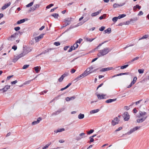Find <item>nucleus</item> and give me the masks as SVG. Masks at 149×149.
I'll use <instances>...</instances> for the list:
<instances>
[{
    "mask_svg": "<svg viewBox=\"0 0 149 149\" xmlns=\"http://www.w3.org/2000/svg\"><path fill=\"white\" fill-rule=\"evenodd\" d=\"M147 113L145 111H139L138 114L136 116L138 118L137 119L136 121L138 123H142L147 118Z\"/></svg>",
    "mask_w": 149,
    "mask_h": 149,
    "instance_id": "obj_1",
    "label": "nucleus"
},
{
    "mask_svg": "<svg viewBox=\"0 0 149 149\" xmlns=\"http://www.w3.org/2000/svg\"><path fill=\"white\" fill-rule=\"evenodd\" d=\"M29 52V48L24 47L23 51L22 53L17 56H15L13 59V61L14 63L16 62L18 59L25 56Z\"/></svg>",
    "mask_w": 149,
    "mask_h": 149,
    "instance_id": "obj_2",
    "label": "nucleus"
},
{
    "mask_svg": "<svg viewBox=\"0 0 149 149\" xmlns=\"http://www.w3.org/2000/svg\"><path fill=\"white\" fill-rule=\"evenodd\" d=\"M111 50L109 47L104 48V49L100 50L99 51V53L97 54V55L98 57L104 56L109 53Z\"/></svg>",
    "mask_w": 149,
    "mask_h": 149,
    "instance_id": "obj_3",
    "label": "nucleus"
},
{
    "mask_svg": "<svg viewBox=\"0 0 149 149\" xmlns=\"http://www.w3.org/2000/svg\"><path fill=\"white\" fill-rule=\"evenodd\" d=\"M140 127H141L140 126H136L131 129L130 131L127 133V134L128 135L131 134L135 131L139 130L140 128Z\"/></svg>",
    "mask_w": 149,
    "mask_h": 149,
    "instance_id": "obj_4",
    "label": "nucleus"
},
{
    "mask_svg": "<svg viewBox=\"0 0 149 149\" xmlns=\"http://www.w3.org/2000/svg\"><path fill=\"white\" fill-rule=\"evenodd\" d=\"M71 18H67L65 19V23L63 24L62 27H64L70 24L71 22Z\"/></svg>",
    "mask_w": 149,
    "mask_h": 149,
    "instance_id": "obj_5",
    "label": "nucleus"
},
{
    "mask_svg": "<svg viewBox=\"0 0 149 149\" xmlns=\"http://www.w3.org/2000/svg\"><path fill=\"white\" fill-rule=\"evenodd\" d=\"M123 116L125 121H128L130 118V115L127 112H125L123 115Z\"/></svg>",
    "mask_w": 149,
    "mask_h": 149,
    "instance_id": "obj_6",
    "label": "nucleus"
},
{
    "mask_svg": "<svg viewBox=\"0 0 149 149\" xmlns=\"http://www.w3.org/2000/svg\"><path fill=\"white\" fill-rule=\"evenodd\" d=\"M86 134L84 133H80L79 136H77L76 138V140L79 141L81 140V139L84 138L86 136H85Z\"/></svg>",
    "mask_w": 149,
    "mask_h": 149,
    "instance_id": "obj_7",
    "label": "nucleus"
},
{
    "mask_svg": "<svg viewBox=\"0 0 149 149\" xmlns=\"http://www.w3.org/2000/svg\"><path fill=\"white\" fill-rule=\"evenodd\" d=\"M119 121L120 120L117 117H116L112 121L111 124L113 126H114L118 124Z\"/></svg>",
    "mask_w": 149,
    "mask_h": 149,
    "instance_id": "obj_8",
    "label": "nucleus"
},
{
    "mask_svg": "<svg viewBox=\"0 0 149 149\" xmlns=\"http://www.w3.org/2000/svg\"><path fill=\"white\" fill-rule=\"evenodd\" d=\"M89 72V69L88 68H87L86 70L82 74L80 75V76L81 77H85L90 74L89 72Z\"/></svg>",
    "mask_w": 149,
    "mask_h": 149,
    "instance_id": "obj_9",
    "label": "nucleus"
},
{
    "mask_svg": "<svg viewBox=\"0 0 149 149\" xmlns=\"http://www.w3.org/2000/svg\"><path fill=\"white\" fill-rule=\"evenodd\" d=\"M16 33H15L9 37L8 39L10 41H13L15 40L16 38Z\"/></svg>",
    "mask_w": 149,
    "mask_h": 149,
    "instance_id": "obj_10",
    "label": "nucleus"
},
{
    "mask_svg": "<svg viewBox=\"0 0 149 149\" xmlns=\"http://www.w3.org/2000/svg\"><path fill=\"white\" fill-rule=\"evenodd\" d=\"M64 110V108H62L59 109L58 110L56 111H55V112L53 113L52 115V116L54 115H56L57 114H58L60 113H61V112L63 111Z\"/></svg>",
    "mask_w": 149,
    "mask_h": 149,
    "instance_id": "obj_11",
    "label": "nucleus"
},
{
    "mask_svg": "<svg viewBox=\"0 0 149 149\" xmlns=\"http://www.w3.org/2000/svg\"><path fill=\"white\" fill-rule=\"evenodd\" d=\"M43 34H41L35 38L34 39L35 40V42H38L40 39L43 38Z\"/></svg>",
    "mask_w": 149,
    "mask_h": 149,
    "instance_id": "obj_12",
    "label": "nucleus"
},
{
    "mask_svg": "<svg viewBox=\"0 0 149 149\" xmlns=\"http://www.w3.org/2000/svg\"><path fill=\"white\" fill-rule=\"evenodd\" d=\"M10 86L8 85H6L5 87L2 89H0V91H3V92H4L7 91V90L10 88Z\"/></svg>",
    "mask_w": 149,
    "mask_h": 149,
    "instance_id": "obj_13",
    "label": "nucleus"
},
{
    "mask_svg": "<svg viewBox=\"0 0 149 149\" xmlns=\"http://www.w3.org/2000/svg\"><path fill=\"white\" fill-rule=\"evenodd\" d=\"M112 67H108L107 68H102L100 70V71L104 72L105 71L111 70L113 69Z\"/></svg>",
    "mask_w": 149,
    "mask_h": 149,
    "instance_id": "obj_14",
    "label": "nucleus"
},
{
    "mask_svg": "<svg viewBox=\"0 0 149 149\" xmlns=\"http://www.w3.org/2000/svg\"><path fill=\"white\" fill-rule=\"evenodd\" d=\"M97 96L98 99L101 100L104 99V97L106 96V95L104 94H102L101 95L98 94L97 95Z\"/></svg>",
    "mask_w": 149,
    "mask_h": 149,
    "instance_id": "obj_15",
    "label": "nucleus"
},
{
    "mask_svg": "<svg viewBox=\"0 0 149 149\" xmlns=\"http://www.w3.org/2000/svg\"><path fill=\"white\" fill-rule=\"evenodd\" d=\"M101 10H100L97 12L92 13L91 14V16L92 17H94L97 16L101 13Z\"/></svg>",
    "mask_w": 149,
    "mask_h": 149,
    "instance_id": "obj_16",
    "label": "nucleus"
},
{
    "mask_svg": "<svg viewBox=\"0 0 149 149\" xmlns=\"http://www.w3.org/2000/svg\"><path fill=\"white\" fill-rule=\"evenodd\" d=\"M11 4L10 2H9L8 3L5 4L3 6L2 8V9L3 10H4L7 8Z\"/></svg>",
    "mask_w": 149,
    "mask_h": 149,
    "instance_id": "obj_17",
    "label": "nucleus"
},
{
    "mask_svg": "<svg viewBox=\"0 0 149 149\" xmlns=\"http://www.w3.org/2000/svg\"><path fill=\"white\" fill-rule=\"evenodd\" d=\"M117 100V98H115L114 99H109L107 100L105 102L107 103H109L112 102H114Z\"/></svg>",
    "mask_w": 149,
    "mask_h": 149,
    "instance_id": "obj_18",
    "label": "nucleus"
},
{
    "mask_svg": "<svg viewBox=\"0 0 149 149\" xmlns=\"http://www.w3.org/2000/svg\"><path fill=\"white\" fill-rule=\"evenodd\" d=\"M54 49L53 48H49V49H48L47 50H45L44 52H42L41 53H40V54H38V56H39L41 55L42 54H45L46 53L49 52V50H53Z\"/></svg>",
    "mask_w": 149,
    "mask_h": 149,
    "instance_id": "obj_19",
    "label": "nucleus"
},
{
    "mask_svg": "<svg viewBox=\"0 0 149 149\" xmlns=\"http://www.w3.org/2000/svg\"><path fill=\"white\" fill-rule=\"evenodd\" d=\"M64 130L65 129L64 128H63L61 129H58L56 130H55L54 132L56 133H57L58 132H60L64 131Z\"/></svg>",
    "mask_w": 149,
    "mask_h": 149,
    "instance_id": "obj_20",
    "label": "nucleus"
},
{
    "mask_svg": "<svg viewBox=\"0 0 149 149\" xmlns=\"http://www.w3.org/2000/svg\"><path fill=\"white\" fill-rule=\"evenodd\" d=\"M99 111V110L98 109L92 110L90 111V113L91 114L96 113L98 112Z\"/></svg>",
    "mask_w": 149,
    "mask_h": 149,
    "instance_id": "obj_21",
    "label": "nucleus"
},
{
    "mask_svg": "<svg viewBox=\"0 0 149 149\" xmlns=\"http://www.w3.org/2000/svg\"><path fill=\"white\" fill-rule=\"evenodd\" d=\"M84 117V115L82 113H80L78 116V118L79 119H83Z\"/></svg>",
    "mask_w": 149,
    "mask_h": 149,
    "instance_id": "obj_22",
    "label": "nucleus"
},
{
    "mask_svg": "<svg viewBox=\"0 0 149 149\" xmlns=\"http://www.w3.org/2000/svg\"><path fill=\"white\" fill-rule=\"evenodd\" d=\"M137 20V17H135V18H134L133 19H130V21L129 22V21H127L126 22V23L125 24H127V25H128L129 24L130 22L131 21H136V20Z\"/></svg>",
    "mask_w": 149,
    "mask_h": 149,
    "instance_id": "obj_23",
    "label": "nucleus"
},
{
    "mask_svg": "<svg viewBox=\"0 0 149 149\" xmlns=\"http://www.w3.org/2000/svg\"><path fill=\"white\" fill-rule=\"evenodd\" d=\"M25 21V19H21L19 20L17 22V24H19L22 23H24Z\"/></svg>",
    "mask_w": 149,
    "mask_h": 149,
    "instance_id": "obj_24",
    "label": "nucleus"
},
{
    "mask_svg": "<svg viewBox=\"0 0 149 149\" xmlns=\"http://www.w3.org/2000/svg\"><path fill=\"white\" fill-rule=\"evenodd\" d=\"M34 69L36 72V73H38L39 72V71L40 70V68L38 67L37 66L34 68Z\"/></svg>",
    "mask_w": 149,
    "mask_h": 149,
    "instance_id": "obj_25",
    "label": "nucleus"
},
{
    "mask_svg": "<svg viewBox=\"0 0 149 149\" xmlns=\"http://www.w3.org/2000/svg\"><path fill=\"white\" fill-rule=\"evenodd\" d=\"M104 32L105 33H111V29L110 28H108L107 29L105 30L104 31Z\"/></svg>",
    "mask_w": 149,
    "mask_h": 149,
    "instance_id": "obj_26",
    "label": "nucleus"
},
{
    "mask_svg": "<svg viewBox=\"0 0 149 149\" xmlns=\"http://www.w3.org/2000/svg\"><path fill=\"white\" fill-rule=\"evenodd\" d=\"M148 37V35H145L144 36H143L141 38H139V40H141L142 39H146Z\"/></svg>",
    "mask_w": 149,
    "mask_h": 149,
    "instance_id": "obj_27",
    "label": "nucleus"
},
{
    "mask_svg": "<svg viewBox=\"0 0 149 149\" xmlns=\"http://www.w3.org/2000/svg\"><path fill=\"white\" fill-rule=\"evenodd\" d=\"M95 39V38H85V40L87 41H88V42H91L92 41H93V40H94Z\"/></svg>",
    "mask_w": 149,
    "mask_h": 149,
    "instance_id": "obj_28",
    "label": "nucleus"
},
{
    "mask_svg": "<svg viewBox=\"0 0 149 149\" xmlns=\"http://www.w3.org/2000/svg\"><path fill=\"white\" fill-rule=\"evenodd\" d=\"M139 58L138 57H136L133 59L132 60H131V61H129L127 63H131L132 62H133L134 61L137 60Z\"/></svg>",
    "mask_w": 149,
    "mask_h": 149,
    "instance_id": "obj_29",
    "label": "nucleus"
},
{
    "mask_svg": "<svg viewBox=\"0 0 149 149\" xmlns=\"http://www.w3.org/2000/svg\"><path fill=\"white\" fill-rule=\"evenodd\" d=\"M78 44L75 42V43L73 45V46H72L73 47H74L73 50H74L76 48H77L78 47Z\"/></svg>",
    "mask_w": 149,
    "mask_h": 149,
    "instance_id": "obj_30",
    "label": "nucleus"
},
{
    "mask_svg": "<svg viewBox=\"0 0 149 149\" xmlns=\"http://www.w3.org/2000/svg\"><path fill=\"white\" fill-rule=\"evenodd\" d=\"M126 15L125 14H123L122 15H120L118 16V19H120L122 18H123L126 16Z\"/></svg>",
    "mask_w": 149,
    "mask_h": 149,
    "instance_id": "obj_31",
    "label": "nucleus"
},
{
    "mask_svg": "<svg viewBox=\"0 0 149 149\" xmlns=\"http://www.w3.org/2000/svg\"><path fill=\"white\" fill-rule=\"evenodd\" d=\"M144 70L143 69H139L138 70V72L139 74H142L143 73Z\"/></svg>",
    "mask_w": 149,
    "mask_h": 149,
    "instance_id": "obj_32",
    "label": "nucleus"
},
{
    "mask_svg": "<svg viewBox=\"0 0 149 149\" xmlns=\"http://www.w3.org/2000/svg\"><path fill=\"white\" fill-rule=\"evenodd\" d=\"M129 66V65L127 64L124 65L120 67V69H124Z\"/></svg>",
    "mask_w": 149,
    "mask_h": 149,
    "instance_id": "obj_33",
    "label": "nucleus"
},
{
    "mask_svg": "<svg viewBox=\"0 0 149 149\" xmlns=\"http://www.w3.org/2000/svg\"><path fill=\"white\" fill-rule=\"evenodd\" d=\"M118 19V17H114L112 18V20L114 22H115L117 21Z\"/></svg>",
    "mask_w": 149,
    "mask_h": 149,
    "instance_id": "obj_34",
    "label": "nucleus"
},
{
    "mask_svg": "<svg viewBox=\"0 0 149 149\" xmlns=\"http://www.w3.org/2000/svg\"><path fill=\"white\" fill-rule=\"evenodd\" d=\"M52 16L54 17L55 18H57L58 16V15L57 13H54L52 15Z\"/></svg>",
    "mask_w": 149,
    "mask_h": 149,
    "instance_id": "obj_35",
    "label": "nucleus"
},
{
    "mask_svg": "<svg viewBox=\"0 0 149 149\" xmlns=\"http://www.w3.org/2000/svg\"><path fill=\"white\" fill-rule=\"evenodd\" d=\"M137 78L136 77H134L133 81L131 83L133 84H134L137 80Z\"/></svg>",
    "mask_w": 149,
    "mask_h": 149,
    "instance_id": "obj_36",
    "label": "nucleus"
},
{
    "mask_svg": "<svg viewBox=\"0 0 149 149\" xmlns=\"http://www.w3.org/2000/svg\"><path fill=\"white\" fill-rule=\"evenodd\" d=\"M106 42V41H105L104 42L102 43H100V44H99V45L96 47V48L95 49H98L99 47L101 46L102 45H103V44H104V43H105Z\"/></svg>",
    "mask_w": 149,
    "mask_h": 149,
    "instance_id": "obj_37",
    "label": "nucleus"
},
{
    "mask_svg": "<svg viewBox=\"0 0 149 149\" xmlns=\"http://www.w3.org/2000/svg\"><path fill=\"white\" fill-rule=\"evenodd\" d=\"M29 66V65H24L22 69H25L28 68Z\"/></svg>",
    "mask_w": 149,
    "mask_h": 149,
    "instance_id": "obj_38",
    "label": "nucleus"
},
{
    "mask_svg": "<svg viewBox=\"0 0 149 149\" xmlns=\"http://www.w3.org/2000/svg\"><path fill=\"white\" fill-rule=\"evenodd\" d=\"M33 3V2H31L29 3L27 5H26V7H29L31 6H32Z\"/></svg>",
    "mask_w": 149,
    "mask_h": 149,
    "instance_id": "obj_39",
    "label": "nucleus"
},
{
    "mask_svg": "<svg viewBox=\"0 0 149 149\" xmlns=\"http://www.w3.org/2000/svg\"><path fill=\"white\" fill-rule=\"evenodd\" d=\"M106 15L105 14H103L102 16H101L99 17V19L100 20L104 18H105L106 17Z\"/></svg>",
    "mask_w": 149,
    "mask_h": 149,
    "instance_id": "obj_40",
    "label": "nucleus"
},
{
    "mask_svg": "<svg viewBox=\"0 0 149 149\" xmlns=\"http://www.w3.org/2000/svg\"><path fill=\"white\" fill-rule=\"evenodd\" d=\"M64 78V77L62 75L61 77L58 79V80L59 81V82H61L63 80Z\"/></svg>",
    "mask_w": 149,
    "mask_h": 149,
    "instance_id": "obj_41",
    "label": "nucleus"
},
{
    "mask_svg": "<svg viewBox=\"0 0 149 149\" xmlns=\"http://www.w3.org/2000/svg\"><path fill=\"white\" fill-rule=\"evenodd\" d=\"M94 131V130H91L87 132V133L88 134H91L93 133Z\"/></svg>",
    "mask_w": 149,
    "mask_h": 149,
    "instance_id": "obj_42",
    "label": "nucleus"
},
{
    "mask_svg": "<svg viewBox=\"0 0 149 149\" xmlns=\"http://www.w3.org/2000/svg\"><path fill=\"white\" fill-rule=\"evenodd\" d=\"M50 145V144H47L45 146L42 147V149H46L48 148L49 146Z\"/></svg>",
    "mask_w": 149,
    "mask_h": 149,
    "instance_id": "obj_43",
    "label": "nucleus"
},
{
    "mask_svg": "<svg viewBox=\"0 0 149 149\" xmlns=\"http://www.w3.org/2000/svg\"><path fill=\"white\" fill-rule=\"evenodd\" d=\"M83 40L81 38H79L78 40H77L76 42L77 44L78 43L80 44L81 42V41Z\"/></svg>",
    "mask_w": 149,
    "mask_h": 149,
    "instance_id": "obj_44",
    "label": "nucleus"
},
{
    "mask_svg": "<svg viewBox=\"0 0 149 149\" xmlns=\"http://www.w3.org/2000/svg\"><path fill=\"white\" fill-rule=\"evenodd\" d=\"M54 45L56 46H58L60 45V43L58 42H55L54 43Z\"/></svg>",
    "mask_w": 149,
    "mask_h": 149,
    "instance_id": "obj_45",
    "label": "nucleus"
},
{
    "mask_svg": "<svg viewBox=\"0 0 149 149\" xmlns=\"http://www.w3.org/2000/svg\"><path fill=\"white\" fill-rule=\"evenodd\" d=\"M54 5V4H50L49 5L47 6L46 7V8L47 9H48L50 8L51 7L53 6Z\"/></svg>",
    "mask_w": 149,
    "mask_h": 149,
    "instance_id": "obj_46",
    "label": "nucleus"
},
{
    "mask_svg": "<svg viewBox=\"0 0 149 149\" xmlns=\"http://www.w3.org/2000/svg\"><path fill=\"white\" fill-rule=\"evenodd\" d=\"M69 74L68 72H65L62 76L65 77L68 76L69 75Z\"/></svg>",
    "mask_w": 149,
    "mask_h": 149,
    "instance_id": "obj_47",
    "label": "nucleus"
},
{
    "mask_svg": "<svg viewBox=\"0 0 149 149\" xmlns=\"http://www.w3.org/2000/svg\"><path fill=\"white\" fill-rule=\"evenodd\" d=\"M128 73H121L120 74H117V75L118 76H121L123 75H125V74H128Z\"/></svg>",
    "mask_w": 149,
    "mask_h": 149,
    "instance_id": "obj_48",
    "label": "nucleus"
},
{
    "mask_svg": "<svg viewBox=\"0 0 149 149\" xmlns=\"http://www.w3.org/2000/svg\"><path fill=\"white\" fill-rule=\"evenodd\" d=\"M89 139H90L89 142L91 143V142H92L94 141V139L93 138H92L91 136H90L89 137Z\"/></svg>",
    "mask_w": 149,
    "mask_h": 149,
    "instance_id": "obj_49",
    "label": "nucleus"
},
{
    "mask_svg": "<svg viewBox=\"0 0 149 149\" xmlns=\"http://www.w3.org/2000/svg\"><path fill=\"white\" fill-rule=\"evenodd\" d=\"M47 90H45L44 91L42 92H41L40 94V95H44V93H46L47 92Z\"/></svg>",
    "mask_w": 149,
    "mask_h": 149,
    "instance_id": "obj_50",
    "label": "nucleus"
},
{
    "mask_svg": "<svg viewBox=\"0 0 149 149\" xmlns=\"http://www.w3.org/2000/svg\"><path fill=\"white\" fill-rule=\"evenodd\" d=\"M42 120V119L41 118L39 117L38 118L37 120L36 121L37 123V124H38L39 123L40 121Z\"/></svg>",
    "mask_w": 149,
    "mask_h": 149,
    "instance_id": "obj_51",
    "label": "nucleus"
},
{
    "mask_svg": "<svg viewBox=\"0 0 149 149\" xmlns=\"http://www.w3.org/2000/svg\"><path fill=\"white\" fill-rule=\"evenodd\" d=\"M42 120V119L41 118L39 117L38 118L37 120L36 121L37 123V124H38L39 123L40 121Z\"/></svg>",
    "mask_w": 149,
    "mask_h": 149,
    "instance_id": "obj_52",
    "label": "nucleus"
},
{
    "mask_svg": "<svg viewBox=\"0 0 149 149\" xmlns=\"http://www.w3.org/2000/svg\"><path fill=\"white\" fill-rule=\"evenodd\" d=\"M105 27L104 26H102L99 29V30L100 31H103L105 29Z\"/></svg>",
    "mask_w": 149,
    "mask_h": 149,
    "instance_id": "obj_53",
    "label": "nucleus"
},
{
    "mask_svg": "<svg viewBox=\"0 0 149 149\" xmlns=\"http://www.w3.org/2000/svg\"><path fill=\"white\" fill-rule=\"evenodd\" d=\"M20 27L19 26H18V27H15V28H14V29L16 31H17L18 30H19L20 29Z\"/></svg>",
    "mask_w": 149,
    "mask_h": 149,
    "instance_id": "obj_54",
    "label": "nucleus"
},
{
    "mask_svg": "<svg viewBox=\"0 0 149 149\" xmlns=\"http://www.w3.org/2000/svg\"><path fill=\"white\" fill-rule=\"evenodd\" d=\"M34 10H36V8L39 7V4H36L34 5Z\"/></svg>",
    "mask_w": 149,
    "mask_h": 149,
    "instance_id": "obj_55",
    "label": "nucleus"
},
{
    "mask_svg": "<svg viewBox=\"0 0 149 149\" xmlns=\"http://www.w3.org/2000/svg\"><path fill=\"white\" fill-rule=\"evenodd\" d=\"M88 68L89 69V72L91 70H92L94 68V67L93 66H91L89 68Z\"/></svg>",
    "mask_w": 149,
    "mask_h": 149,
    "instance_id": "obj_56",
    "label": "nucleus"
},
{
    "mask_svg": "<svg viewBox=\"0 0 149 149\" xmlns=\"http://www.w3.org/2000/svg\"><path fill=\"white\" fill-rule=\"evenodd\" d=\"M119 6V5H118L116 3H115L113 5V7L114 8H116L118 7Z\"/></svg>",
    "mask_w": 149,
    "mask_h": 149,
    "instance_id": "obj_57",
    "label": "nucleus"
},
{
    "mask_svg": "<svg viewBox=\"0 0 149 149\" xmlns=\"http://www.w3.org/2000/svg\"><path fill=\"white\" fill-rule=\"evenodd\" d=\"M17 46L15 45L13 46L12 47V49H13L14 50H15L17 49Z\"/></svg>",
    "mask_w": 149,
    "mask_h": 149,
    "instance_id": "obj_58",
    "label": "nucleus"
},
{
    "mask_svg": "<svg viewBox=\"0 0 149 149\" xmlns=\"http://www.w3.org/2000/svg\"><path fill=\"white\" fill-rule=\"evenodd\" d=\"M73 49V47L71 46L69 49V50L68 51V52H72V50Z\"/></svg>",
    "mask_w": 149,
    "mask_h": 149,
    "instance_id": "obj_59",
    "label": "nucleus"
},
{
    "mask_svg": "<svg viewBox=\"0 0 149 149\" xmlns=\"http://www.w3.org/2000/svg\"><path fill=\"white\" fill-rule=\"evenodd\" d=\"M98 69V68H97V69H95L94 70H93L91 71V72H89V73H90V74L91 73H93L94 72H95V71H96Z\"/></svg>",
    "mask_w": 149,
    "mask_h": 149,
    "instance_id": "obj_60",
    "label": "nucleus"
},
{
    "mask_svg": "<svg viewBox=\"0 0 149 149\" xmlns=\"http://www.w3.org/2000/svg\"><path fill=\"white\" fill-rule=\"evenodd\" d=\"M17 80H15L14 81H12L11 82V84H16L17 82Z\"/></svg>",
    "mask_w": 149,
    "mask_h": 149,
    "instance_id": "obj_61",
    "label": "nucleus"
},
{
    "mask_svg": "<svg viewBox=\"0 0 149 149\" xmlns=\"http://www.w3.org/2000/svg\"><path fill=\"white\" fill-rule=\"evenodd\" d=\"M143 13L142 11H140L139 12V13L138 14V15L140 16L141 15H143Z\"/></svg>",
    "mask_w": 149,
    "mask_h": 149,
    "instance_id": "obj_62",
    "label": "nucleus"
},
{
    "mask_svg": "<svg viewBox=\"0 0 149 149\" xmlns=\"http://www.w3.org/2000/svg\"><path fill=\"white\" fill-rule=\"evenodd\" d=\"M122 129V127H119V128H118V129H117V130H115V132H116L118 131H120V130H121Z\"/></svg>",
    "mask_w": 149,
    "mask_h": 149,
    "instance_id": "obj_63",
    "label": "nucleus"
},
{
    "mask_svg": "<svg viewBox=\"0 0 149 149\" xmlns=\"http://www.w3.org/2000/svg\"><path fill=\"white\" fill-rule=\"evenodd\" d=\"M69 47V46H66L64 47V50L66 51V50Z\"/></svg>",
    "mask_w": 149,
    "mask_h": 149,
    "instance_id": "obj_64",
    "label": "nucleus"
}]
</instances>
